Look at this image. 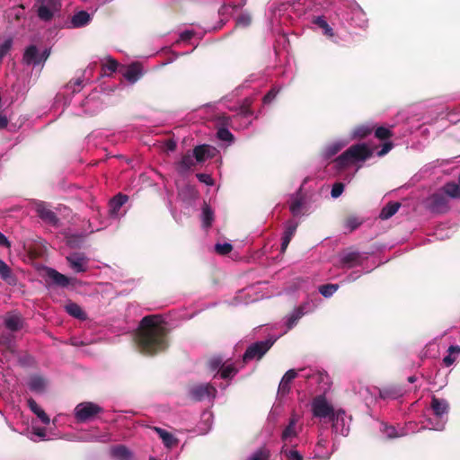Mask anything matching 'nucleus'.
I'll use <instances>...</instances> for the list:
<instances>
[{
    "label": "nucleus",
    "mask_w": 460,
    "mask_h": 460,
    "mask_svg": "<svg viewBox=\"0 0 460 460\" xmlns=\"http://www.w3.org/2000/svg\"><path fill=\"white\" fill-rule=\"evenodd\" d=\"M155 315L145 316L136 334L137 347L142 353L154 355L164 351L168 344L166 329L155 321Z\"/></svg>",
    "instance_id": "obj_1"
},
{
    "label": "nucleus",
    "mask_w": 460,
    "mask_h": 460,
    "mask_svg": "<svg viewBox=\"0 0 460 460\" xmlns=\"http://www.w3.org/2000/svg\"><path fill=\"white\" fill-rule=\"evenodd\" d=\"M373 155V151L366 144H356L349 146L334 162L339 168H346L356 161H366Z\"/></svg>",
    "instance_id": "obj_2"
},
{
    "label": "nucleus",
    "mask_w": 460,
    "mask_h": 460,
    "mask_svg": "<svg viewBox=\"0 0 460 460\" xmlns=\"http://www.w3.org/2000/svg\"><path fill=\"white\" fill-rule=\"evenodd\" d=\"M274 341H275L271 339H267L251 344L246 349L245 352L242 356V358L235 359L236 365L240 367V370L249 362L261 359L272 347Z\"/></svg>",
    "instance_id": "obj_3"
},
{
    "label": "nucleus",
    "mask_w": 460,
    "mask_h": 460,
    "mask_svg": "<svg viewBox=\"0 0 460 460\" xmlns=\"http://www.w3.org/2000/svg\"><path fill=\"white\" fill-rule=\"evenodd\" d=\"M104 412V409L98 403L86 401L78 403L74 409V417L79 423H85L96 420Z\"/></svg>",
    "instance_id": "obj_4"
},
{
    "label": "nucleus",
    "mask_w": 460,
    "mask_h": 460,
    "mask_svg": "<svg viewBox=\"0 0 460 460\" xmlns=\"http://www.w3.org/2000/svg\"><path fill=\"white\" fill-rule=\"evenodd\" d=\"M332 403L324 394L316 395L311 402V411L314 418L330 420L336 412Z\"/></svg>",
    "instance_id": "obj_5"
},
{
    "label": "nucleus",
    "mask_w": 460,
    "mask_h": 460,
    "mask_svg": "<svg viewBox=\"0 0 460 460\" xmlns=\"http://www.w3.org/2000/svg\"><path fill=\"white\" fill-rule=\"evenodd\" d=\"M430 408L433 411L435 417L438 419V420L436 423H433L429 420V422L427 424V428L434 430H442L447 419V402L444 399H438L436 396H432Z\"/></svg>",
    "instance_id": "obj_6"
},
{
    "label": "nucleus",
    "mask_w": 460,
    "mask_h": 460,
    "mask_svg": "<svg viewBox=\"0 0 460 460\" xmlns=\"http://www.w3.org/2000/svg\"><path fill=\"white\" fill-rule=\"evenodd\" d=\"M208 368L217 374H234L240 371L235 360L228 358L224 360L220 356H214L208 360Z\"/></svg>",
    "instance_id": "obj_7"
},
{
    "label": "nucleus",
    "mask_w": 460,
    "mask_h": 460,
    "mask_svg": "<svg viewBox=\"0 0 460 460\" xmlns=\"http://www.w3.org/2000/svg\"><path fill=\"white\" fill-rule=\"evenodd\" d=\"M332 422L333 432L342 436H347L349 431L350 418L347 417L346 411L338 408L333 417L329 420Z\"/></svg>",
    "instance_id": "obj_8"
},
{
    "label": "nucleus",
    "mask_w": 460,
    "mask_h": 460,
    "mask_svg": "<svg viewBox=\"0 0 460 460\" xmlns=\"http://www.w3.org/2000/svg\"><path fill=\"white\" fill-rule=\"evenodd\" d=\"M428 208L437 214H444L448 211V198L440 190L430 195L427 201Z\"/></svg>",
    "instance_id": "obj_9"
},
{
    "label": "nucleus",
    "mask_w": 460,
    "mask_h": 460,
    "mask_svg": "<svg viewBox=\"0 0 460 460\" xmlns=\"http://www.w3.org/2000/svg\"><path fill=\"white\" fill-rule=\"evenodd\" d=\"M39 4L37 10L38 17L43 22H49L54 17V13L58 11L60 4L58 0H53V3L43 1Z\"/></svg>",
    "instance_id": "obj_10"
},
{
    "label": "nucleus",
    "mask_w": 460,
    "mask_h": 460,
    "mask_svg": "<svg viewBox=\"0 0 460 460\" xmlns=\"http://www.w3.org/2000/svg\"><path fill=\"white\" fill-rule=\"evenodd\" d=\"M119 72L128 81L130 84H135L143 75V68L140 63L134 62L128 66H121Z\"/></svg>",
    "instance_id": "obj_11"
},
{
    "label": "nucleus",
    "mask_w": 460,
    "mask_h": 460,
    "mask_svg": "<svg viewBox=\"0 0 460 460\" xmlns=\"http://www.w3.org/2000/svg\"><path fill=\"white\" fill-rule=\"evenodd\" d=\"M47 285H54L60 288H66L70 284V279L66 275L58 272L53 268H45Z\"/></svg>",
    "instance_id": "obj_12"
},
{
    "label": "nucleus",
    "mask_w": 460,
    "mask_h": 460,
    "mask_svg": "<svg viewBox=\"0 0 460 460\" xmlns=\"http://www.w3.org/2000/svg\"><path fill=\"white\" fill-rule=\"evenodd\" d=\"M35 211L38 217L44 222L56 226L58 223V218L55 212H53L44 201H38L35 203Z\"/></svg>",
    "instance_id": "obj_13"
},
{
    "label": "nucleus",
    "mask_w": 460,
    "mask_h": 460,
    "mask_svg": "<svg viewBox=\"0 0 460 460\" xmlns=\"http://www.w3.org/2000/svg\"><path fill=\"white\" fill-rule=\"evenodd\" d=\"M297 419L293 417L289 420L288 425L284 429L281 440L283 447L294 446L297 438L298 431L296 429Z\"/></svg>",
    "instance_id": "obj_14"
},
{
    "label": "nucleus",
    "mask_w": 460,
    "mask_h": 460,
    "mask_svg": "<svg viewBox=\"0 0 460 460\" xmlns=\"http://www.w3.org/2000/svg\"><path fill=\"white\" fill-rule=\"evenodd\" d=\"M216 388L208 384L197 385L190 390V395L197 401L213 399L216 396Z\"/></svg>",
    "instance_id": "obj_15"
},
{
    "label": "nucleus",
    "mask_w": 460,
    "mask_h": 460,
    "mask_svg": "<svg viewBox=\"0 0 460 460\" xmlns=\"http://www.w3.org/2000/svg\"><path fill=\"white\" fill-rule=\"evenodd\" d=\"M66 261L75 272H84L87 270V259L83 253L74 252L66 257Z\"/></svg>",
    "instance_id": "obj_16"
},
{
    "label": "nucleus",
    "mask_w": 460,
    "mask_h": 460,
    "mask_svg": "<svg viewBox=\"0 0 460 460\" xmlns=\"http://www.w3.org/2000/svg\"><path fill=\"white\" fill-rule=\"evenodd\" d=\"M340 263L341 268L351 269L362 264V256L359 252H348L341 257Z\"/></svg>",
    "instance_id": "obj_17"
},
{
    "label": "nucleus",
    "mask_w": 460,
    "mask_h": 460,
    "mask_svg": "<svg viewBox=\"0 0 460 460\" xmlns=\"http://www.w3.org/2000/svg\"><path fill=\"white\" fill-rule=\"evenodd\" d=\"M216 148L209 145H199L194 147L193 156L198 163H202L208 158L215 156Z\"/></svg>",
    "instance_id": "obj_18"
},
{
    "label": "nucleus",
    "mask_w": 460,
    "mask_h": 460,
    "mask_svg": "<svg viewBox=\"0 0 460 460\" xmlns=\"http://www.w3.org/2000/svg\"><path fill=\"white\" fill-rule=\"evenodd\" d=\"M22 61L24 64L30 66H38L41 64V58H40V53L38 48L35 45H30L25 49L22 56Z\"/></svg>",
    "instance_id": "obj_19"
},
{
    "label": "nucleus",
    "mask_w": 460,
    "mask_h": 460,
    "mask_svg": "<svg viewBox=\"0 0 460 460\" xmlns=\"http://www.w3.org/2000/svg\"><path fill=\"white\" fill-rule=\"evenodd\" d=\"M404 394V390L401 386L390 385L379 389V396L384 400H395Z\"/></svg>",
    "instance_id": "obj_20"
},
{
    "label": "nucleus",
    "mask_w": 460,
    "mask_h": 460,
    "mask_svg": "<svg viewBox=\"0 0 460 460\" xmlns=\"http://www.w3.org/2000/svg\"><path fill=\"white\" fill-rule=\"evenodd\" d=\"M0 279L9 285L16 284V277L13 273L12 269L0 259Z\"/></svg>",
    "instance_id": "obj_21"
},
{
    "label": "nucleus",
    "mask_w": 460,
    "mask_h": 460,
    "mask_svg": "<svg viewBox=\"0 0 460 460\" xmlns=\"http://www.w3.org/2000/svg\"><path fill=\"white\" fill-rule=\"evenodd\" d=\"M4 325L12 332H18L23 327V319L20 314H11L4 319Z\"/></svg>",
    "instance_id": "obj_22"
},
{
    "label": "nucleus",
    "mask_w": 460,
    "mask_h": 460,
    "mask_svg": "<svg viewBox=\"0 0 460 460\" xmlns=\"http://www.w3.org/2000/svg\"><path fill=\"white\" fill-rule=\"evenodd\" d=\"M28 406L30 410L37 415V417L40 420V421L46 425L50 423L49 417L46 414V412L37 404V402L30 398L27 401Z\"/></svg>",
    "instance_id": "obj_23"
},
{
    "label": "nucleus",
    "mask_w": 460,
    "mask_h": 460,
    "mask_svg": "<svg viewBox=\"0 0 460 460\" xmlns=\"http://www.w3.org/2000/svg\"><path fill=\"white\" fill-rule=\"evenodd\" d=\"M214 211L212 208L205 202L202 207V213H201V221H202V227L203 228H209L211 227L213 222H214Z\"/></svg>",
    "instance_id": "obj_24"
},
{
    "label": "nucleus",
    "mask_w": 460,
    "mask_h": 460,
    "mask_svg": "<svg viewBox=\"0 0 460 460\" xmlns=\"http://www.w3.org/2000/svg\"><path fill=\"white\" fill-rule=\"evenodd\" d=\"M401 208L399 202H389L381 210L379 217L383 220L389 219L392 217Z\"/></svg>",
    "instance_id": "obj_25"
},
{
    "label": "nucleus",
    "mask_w": 460,
    "mask_h": 460,
    "mask_svg": "<svg viewBox=\"0 0 460 460\" xmlns=\"http://www.w3.org/2000/svg\"><path fill=\"white\" fill-rule=\"evenodd\" d=\"M362 224V220L356 216H348L342 220V226L345 228L347 233H352L358 228Z\"/></svg>",
    "instance_id": "obj_26"
},
{
    "label": "nucleus",
    "mask_w": 460,
    "mask_h": 460,
    "mask_svg": "<svg viewBox=\"0 0 460 460\" xmlns=\"http://www.w3.org/2000/svg\"><path fill=\"white\" fill-rule=\"evenodd\" d=\"M66 311L68 314L71 316L79 319V320H84L86 319V314L81 308V306L74 302H70L65 306Z\"/></svg>",
    "instance_id": "obj_27"
},
{
    "label": "nucleus",
    "mask_w": 460,
    "mask_h": 460,
    "mask_svg": "<svg viewBox=\"0 0 460 460\" xmlns=\"http://www.w3.org/2000/svg\"><path fill=\"white\" fill-rule=\"evenodd\" d=\"M91 20L90 14L85 11L76 13L71 20L74 28H80L86 25Z\"/></svg>",
    "instance_id": "obj_28"
},
{
    "label": "nucleus",
    "mask_w": 460,
    "mask_h": 460,
    "mask_svg": "<svg viewBox=\"0 0 460 460\" xmlns=\"http://www.w3.org/2000/svg\"><path fill=\"white\" fill-rule=\"evenodd\" d=\"M127 195L119 193L114 196L110 201L111 213L117 214L120 208L128 201Z\"/></svg>",
    "instance_id": "obj_29"
},
{
    "label": "nucleus",
    "mask_w": 460,
    "mask_h": 460,
    "mask_svg": "<svg viewBox=\"0 0 460 460\" xmlns=\"http://www.w3.org/2000/svg\"><path fill=\"white\" fill-rule=\"evenodd\" d=\"M29 388L34 393H42L46 388V382L41 376H34L28 383Z\"/></svg>",
    "instance_id": "obj_30"
},
{
    "label": "nucleus",
    "mask_w": 460,
    "mask_h": 460,
    "mask_svg": "<svg viewBox=\"0 0 460 460\" xmlns=\"http://www.w3.org/2000/svg\"><path fill=\"white\" fill-rule=\"evenodd\" d=\"M155 430L159 435L165 447H172L177 444V439L168 431L157 427L155 428Z\"/></svg>",
    "instance_id": "obj_31"
},
{
    "label": "nucleus",
    "mask_w": 460,
    "mask_h": 460,
    "mask_svg": "<svg viewBox=\"0 0 460 460\" xmlns=\"http://www.w3.org/2000/svg\"><path fill=\"white\" fill-rule=\"evenodd\" d=\"M328 444V440L326 438H321L315 447V457L319 458L321 460H326L329 459L331 456V453L328 451H323V449L326 448Z\"/></svg>",
    "instance_id": "obj_32"
},
{
    "label": "nucleus",
    "mask_w": 460,
    "mask_h": 460,
    "mask_svg": "<svg viewBox=\"0 0 460 460\" xmlns=\"http://www.w3.org/2000/svg\"><path fill=\"white\" fill-rule=\"evenodd\" d=\"M441 190L446 194L447 198H460V184H456V182H447L444 185Z\"/></svg>",
    "instance_id": "obj_33"
},
{
    "label": "nucleus",
    "mask_w": 460,
    "mask_h": 460,
    "mask_svg": "<svg viewBox=\"0 0 460 460\" xmlns=\"http://www.w3.org/2000/svg\"><path fill=\"white\" fill-rule=\"evenodd\" d=\"M312 22L314 24L317 25L318 27H320L321 29H323V33L325 35H327L329 37H332L333 36V30L328 24V22H326V20L324 19L323 16L314 17Z\"/></svg>",
    "instance_id": "obj_34"
},
{
    "label": "nucleus",
    "mask_w": 460,
    "mask_h": 460,
    "mask_svg": "<svg viewBox=\"0 0 460 460\" xmlns=\"http://www.w3.org/2000/svg\"><path fill=\"white\" fill-rule=\"evenodd\" d=\"M460 354L459 346H450L447 349V355L444 357L443 363L449 367L456 361V356Z\"/></svg>",
    "instance_id": "obj_35"
},
{
    "label": "nucleus",
    "mask_w": 460,
    "mask_h": 460,
    "mask_svg": "<svg viewBox=\"0 0 460 460\" xmlns=\"http://www.w3.org/2000/svg\"><path fill=\"white\" fill-rule=\"evenodd\" d=\"M380 430L388 438H399L405 434L402 430L398 431L394 426H389L385 423L381 424Z\"/></svg>",
    "instance_id": "obj_36"
},
{
    "label": "nucleus",
    "mask_w": 460,
    "mask_h": 460,
    "mask_svg": "<svg viewBox=\"0 0 460 460\" xmlns=\"http://www.w3.org/2000/svg\"><path fill=\"white\" fill-rule=\"evenodd\" d=\"M251 105H252V101L248 98H245L243 101L241 105H239L235 108H232L231 110L237 111L238 114L242 115L243 117H247V116H250L252 114V111L251 110Z\"/></svg>",
    "instance_id": "obj_37"
},
{
    "label": "nucleus",
    "mask_w": 460,
    "mask_h": 460,
    "mask_svg": "<svg viewBox=\"0 0 460 460\" xmlns=\"http://www.w3.org/2000/svg\"><path fill=\"white\" fill-rule=\"evenodd\" d=\"M194 164L193 155L189 153L182 155L181 161L178 163L179 170L182 172L190 170Z\"/></svg>",
    "instance_id": "obj_38"
},
{
    "label": "nucleus",
    "mask_w": 460,
    "mask_h": 460,
    "mask_svg": "<svg viewBox=\"0 0 460 460\" xmlns=\"http://www.w3.org/2000/svg\"><path fill=\"white\" fill-rule=\"evenodd\" d=\"M252 15L249 13H240L235 22V26L239 28H247L252 24Z\"/></svg>",
    "instance_id": "obj_39"
},
{
    "label": "nucleus",
    "mask_w": 460,
    "mask_h": 460,
    "mask_svg": "<svg viewBox=\"0 0 460 460\" xmlns=\"http://www.w3.org/2000/svg\"><path fill=\"white\" fill-rule=\"evenodd\" d=\"M373 131V128H370L369 126L367 125H360V126H358L357 128H355L354 131H353V137L355 138H359V139H362V138H365L366 137H367L368 135H370Z\"/></svg>",
    "instance_id": "obj_40"
},
{
    "label": "nucleus",
    "mask_w": 460,
    "mask_h": 460,
    "mask_svg": "<svg viewBox=\"0 0 460 460\" xmlns=\"http://www.w3.org/2000/svg\"><path fill=\"white\" fill-rule=\"evenodd\" d=\"M393 132L385 127H378L375 130V137L379 140H386L393 137Z\"/></svg>",
    "instance_id": "obj_41"
},
{
    "label": "nucleus",
    "mask_w": 460,
    "mask_h": 460,
    "mask_svg": "<svg viewBox=\"0 0 460 460\" xmlns=\"http://www.w3.org/2000/svg\"><path fill=\"white\" fill-rule=\"evenodd\" d=\"M337 284H325L319 287V292L324 297L332 296L334 292L338 289Z\"/></svg>",
    "instance_id": "obj_42"
},
{
    "label": "nucleus",
    "mask_w": 460,
    "mask_h": 460,
    "mask_svg": "<svg viewBox=\"0 0 460 460\" xmlns=\"http://www.w3.org/2000/svg\"><path fill=\"white\" fill-rule=\"evenodd\" d=\"M303 311L301 308L296 309L291 315L288 317L287 322L288 329H292L297 323V321L302 317Z\"/></svg>",
    "instance_id": "obj_43"
},
{
    "label": "nucleus",
    "mask_w": 460,
    "mask_h": 460,
    "mask_svg": "<svg viewBox=\"0 0 460 460\" xmlns=\"http://www.w3.org/2000/svg\"><path fill=\"white\" fill-rule=\"evenodd\" d=\"M12 47H13V39L12 38L6 39L0 45V64L3 61V58L10 52Z\"/></svg>",
    "instance_id": "obj_44"
},
{
    "label": "nucleus",
    "mask_w": 460,
    "mask_h": 460,
    "mask_svg": "<svg viewBox=\"0 0 460 460\" xmlns=\"http://www.w3.org/2000/svg\"><path fill=\"white\" fill-rule=\"evenodd\" d=\"M119 68V63L111 57L106 58V63L102 65V70L106 73V70L110 71L111 74L117 71Z\"/></svg>",
    "instance_id": "obj_45"
},
{
    "label": "nucleus",
    "mask_w": 460,
    "mask_h": 460,
    "mask_svg": "<svg viewBox=\"0 0 460 460\" xmlns=\"http://www.w3.org/2000/svg\"><path fill=\"white\" fill-rule=\"evenodd\" d=\"M288 447H282L281 453L284 454L288 460H303V456L296 450H288Z\"/></svg>",
    "instance_id": "obj_46"
},
{
    "label": "nucleus",
    "mask_w": 460,
    "mask_h": 460,
    "mask_svg": "<svg viewBox=\"0 0 460 460\" xmlns=\"http://www.w3.org/2000/svg\"><path fill=\"white\" fill-rule=\"evenodd\" d=\"M217 136L222 141L232 142L234 140L233 134L226 128H218Z\"/></svg>",
    "instance_id": "obj_47"
},
{
    "label": "nucleus",
    "mask_w": 460,
    "mask_h": 460,
    "mask_svg": "<svg viewBox=\"0 0 460 460\" xmlns=\"http://www.w3.org/2000/svg\"><path fill=\"white\" fill-rule=\"evenodd\" d=\"M270 452L266 448H260L250 457V460H269Z\"/></svg>",
    "instance_id": "obj_48"
},
{
    "label": "nucleus",
    "mask_w": 460,
    "mask_h": 460,
    "mask_svg": "<svg viewBox=\"0 0 460 460\" xmlns=\"http://www.w3.org/2000/svg\"><path fill=\"white\" fill-rule=\"evenodd\" d=\"M233 250V245L228 243H217L215 251L220 255H226Z\"/></svg>",
    "instance_id": "obj_49"
},
{
    "label": "nucleus",
    "mask_w": 460,
    "mask_h": 460,
    "mask_svg": "<svg viewBox=\"0 0 460 460\" xmlns=\"http://www.w3.org/2000/svg\"><path fill=\"white\" fill-rule=\"evenodd\" d=\"M298 226V223L293 219L287 221L284 234L294 236Z\"/></svg>",
    "instance_id": "obj_50"
},
{
    "label": "nucleus",
    "mask_w": 460,
    "mask_h": 460,
    "mask_svg": "<svg viewBox=\"0 0 460 460\" xmlns=\"http://www.w3.org/2000/svg\"><path fill=\"white\" fill-rule=\"evenodd\" d=\"M342 146L338 143H334L326 147L324 151V155L326 158H331L335 155L341 149Z\"/></svg>",
    "instance_id": "obj_51"
},
{
    "label": "nucleus",
    "mask_w": 460,
    "mask_h": 460,
    "mask_svg": "<svg viewBox=\"0 0 460 460\" xmlns=\"http://www.w3.org/2000/svg\"><path fill=\"white\" fill-rule=\"evenodd\" d=\"M303 206V202L301 199H296L290 204L289 209L293 216L296 217L300 214L301 208Z\"/></svg>",
    "instance_id": "obj_52"
},
{
    "label": "nucleus",
    "mask_w": 460,
    "mask_h": 460,
    "mask_svg": "<svg viewBox=\"0 0 460 460\" xmlns=\"http://www.w3.org/2000/svg\"><path fill=\"white\" fill-rule=\"evenodd\" d=\"M344 190V184L341 182H336L332 185L331 195L332 198H339Z\"/></svg>",
    "instance_id": "obj_53"
},
{
    "label": "nucleus",
    "mask_w": 460,
    "mask_h": 460,
    "mask_svg": "<svg viewBox=\"0 0 460 460\" xmlns=\"http://www.w3.org/2000/svg\"><path fill=\"white\" fill-rule=\"evenodd\" d=\"M295 376H283V377L279 383V390H282L283 392L288 390L289 384L291 383V381L293 380V378Z\"/></svg>",
    "instance_id": "obj_54"
},
{
    "label": "nucleus",
    "mask_w": 460,
    "mask_h": 460,
    "mask_svg": "<svg viewBox=\"0 0 460 460\" xmlns=\"http://www.w3.org/2000/svg\"><path fill=\"white\" fill-rule=\"evenodd\" d=\"M196 177L199 179L200 182H203L207 185H213L214 181L209 174L207 173H197Z\"/></svg>",
    "instance_id": "obj_55"
},
{
    "label": "nucleus",
    "mask_w": 460,
    "mask_h": 460,
    "mask_svg": "<svg viewBox=\"0 0 460 460\" xmlns=\"http://www.w3.org/2000/svg\"><path fill=\"white\" fill-rule=\"evenodd\" d=\"M278 91L274 88L270 89L263 97V102L265 104L270 103L277 96Z\"/></svg>",
    "instance_id": "obj_56"
},
{
    "label": "nucleus",
    "mask_w": 460,
    "mask_h": 460,
    "mask_svg": "<svg viewBox=\"0 0 460 460\" xmlns=\"http://www.w3.org/2000/svg\"><path fill=\"white\" fill-rule=\"evenodd\" d=\"M394 144L390 141L383 144L381 150L377 152L378 156H384L392 150Z\"/></svg>",
    "instance_id": "obj_57"
},
{
    "label": "nucleus",
    "mask_w": 460,
    "mask_h": 460,
    "mask_svg": "<svg viewBox=\"0 0 460 460\" xmlns=\"http://www.w3.org/2000/svg\"><path fill=\"white\" fill-rule=\"evenodd\" d=\"M293 236L289 235V234H286L283 233V235H282V242H281V247H280V252L282 253H284L290 243V241L292 240Z\"/></svg>",
    "instance_id": "obj_58"
},
{
    "label": "nucleus",
    "mask_w": 460,
    "mask_h": 460,
    "mask_svg": "<svg viewBox=\"0 0 460 460\" xmlns=\"http://www.w3.org/2000/svg\"><path fill=\"white\" fill-rule=\"evenodd\" d=\"M293 236L289 235V234H286L283 233V235H282V242H281V247H280V252L282 253H284L290 243V241L292 240Z\"/></svg>",
    "instance_id": "obj_59"
},
{
    "label": "nucleus",
    "mask_w": 460,
    "mask_h": 460,
    "mask_svg": "<svg viewBox=\"0 0 460 460\" xmlns=\"http://www.w3.org/2000/svg\"><path fill=\"white\" fill-rule=\"evenodd\" d=\"M84 76V73H83L82 76L75 79V80H71L68 84H67V87L71 88L73 92H75L76 89L75 87H81L82 86V84H83V78Z\"/></svg>",
    "instance_id": "obj_60"
},
{
    "label": "nucleus",
    "mask_w": 460,
    "mask_h": 460,
    "mask_svg": "<svg viewBox=\"0 0 460 460\" xmlns=\"http://www.w3.org/2000/svg\"><path fill=\"white\" fill-rule=\"evenodd\" d=\"M32 435L38 437L40 440L47 439L46 430L43 428H32Z\"/></svg>",
    "instance_id": "obj_61"
},
{
    "label": "nucleus",
    "mask_w": 460,
    "mask_h": 460,
    "mask_svg": "<svg viewBox=\"0 0 460 460\" xmlns=\"http://www.w3.org/2000/svg\"><path fill=\"white\" fill-rule=\"evenodd\" d=\"M194 34H195L194 31L187 30V31H182L180 34V39L182 41H188L194 36Z\"/></svg>",
    "instance_id": "obj_62"
},
{
    "label": "nucleus",
    "mask_w": 460,
    "mask_h": 460,
    "mask_svg": "<svg viewBox=\"0 0 460 460\" xmlns=\"http://www.w3.org/2000/svg\"><path fill=\"white\" fill-rule=\"evenodd\" d=\"M88 439L97 440V441H101V442H108L111 440V437L108 434H103V435H101L98 437L89 438Z\"/></svg>",
    "instance_id": "obj_63"
},
{
    "label": "nucleus",
    "mask_w": 460,
    "mask_h": 460,
    "mask_svg": "<svg viewBox=\"0 0 460 460\" xmlns=\"http://www.w3.org/2000/svg\"><path fill=\"white\" fill-rule=\"evenodd\" d=\"M10 242L6 238V236L0 232V246L3 247H10Z\"/></svg>",
    "instance_id": "obj_64"
}]
</instances>
